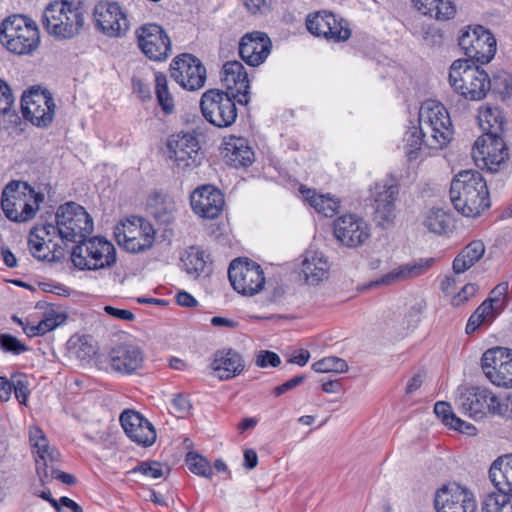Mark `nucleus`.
I'll list each match as a JSON object with an SVG mask.
<instances>
[{
  "instance_id": "f257e3e1",
  "label": "nucleus",
  "mask_w": 512,
  "mask_h": 512,
  "mask_svg": "<svg viewBox=\"0 0 512 512\" xmlns=\"http://www.w3.org/2000/svg\"><path fill=\"white\" fill-rule=\"evenodd\" d=\"M55 221V225L46 223L30 232L29 249L38 260L57 261L64 256L63 248L53 242L55 237L65 242L79 243L93 231L92 218L74 202L61 205L55 214Z\"/></svg>"
},
{
  "instance_id": "f03ea898",
  "label": "nucleus",
  "mask_w": 512,
  "mask_h": 512,
  "mask_svg": "<svg viewBox=\"0 0 512 512\" xmlns=\"http://www.w3.org/2000/svg\"><path fill=\"white\" fill-rule=\"evenodd\" d=\"M455 404L464 415L476 421L487 416L512 421V393H495L486 387H459Z\"/></svg>"
},
{
  "instance_id": "7ed1b4c3",
  "label": "nucleus",
  "mask_w": 512,
  "mask_h": 512,
  "mask_svg": "<svg viewBox=\"0 0 512 512\" xmlns=\"http://www.w3.org/2000/svg\"><path fill=\"white\" fill-rule=\"evenodd\" d=\"M449 194L455 209L466 217L479 216L490 206L486 181L478 171H460L451 182Z\"/></svg>"
},
{
  "instance_id": "20e7f679",
  "label": "nucleus",
  "mask_w": 512,
  "mask_h": 512,
  "mask_svg": "<svg viewBox=\"0 0 512 512\" xmlns=\"http://www.w3.org/2000/svg\"><path fill=\"white\" fill-rule=\"evenodd\" d=\"M43 201L44 195L26 182L12 181L3 189L1 208L9 220L21 223L33 219Z\"/></svg>"
},
{
  "instance_id": "39448f33",
  "label": "nucleus",
  "mask_w": 512,
  "mask_h": 512,
  "mask_svg": "<svg viewBox=\"0 0 512 512\" xmlns=\"http://www.w3.org/2000/svg\"><path fill=\"white\" fill-rule=\"evenodd\" d=\"M0 42L13 54H32L40 44L38 26L24 15L10 16L0 25Z\"/></svg>"
},
{
  "instance_id": "423d86ee",
  "label": "nucleus",
  "mask_w": 512,
  "mask_h": 512,
  "mask_svg": "<svg viewBox=\"0 0 512 512\" xmlns=\"http://www.w3.org/2000/svg\"><path fill=\"white\" fill-rule=\"evenodd\" d=\"M449 82L455 92L471 101L482 100L491 86L489 76L483 69L461 59L452 63Z\"/></svg>"
},
{
  "instance_id": "0eeeda50",
  "label": "nucleus",
  "mask_w": 512,
  "mask_h": 512,
  "mask_svg": "<svg viewBox=\"0 0 512 512\" xmlns=\"http://www.w3.org/2000/svg\"><path fill=\"white\" fill-rule=\"evenodd\" d=\"M73 265L80 270H99L116 262L114 245L102 237L81 240L71 252Z\"/></svg>"
},
{
  "instance_id": "6e6552de",
  "label": "nucleus",
  "mask_w": 512,
  "mask_h": 512,
  "mask_svg": "<svg viewBox=\"0 0 512 512\" xmlns=\"http://www.w3.org/2000/svg\"><path fill=\"white\" fill-rule=\"evenodd\" d=\"M84 23L80 11L69 2H55L44 10L43 27L56 39H70L79 33Z\"/></svg>"
},
{
  "instance_id": "1a4fd4ad",
  "label": "nucleus",
  "mask_w": 512,
  "mask_h": 512,
  "mask_svg": "<svg viewBox=\"0 0 512 512\" xmlns=\"http://www.w3.org/2000/svg\"><path fill=\"white\" fill-rule=\"evenodd\" d=\"M418 123L430 133L429 147L441 149L453 134L452 122L445 106L436 100H426L419 110Z\"/></svg>"
},
{
  "instance_id": "9d476101",
  "label": "nucleus",
  "mask_w": 512,
  "mask_h": 512,
  "mask_svg": "<svg viewBox=\"0 0 512 512\" xmlns=\"http://www.w3.org/2000/svg\"><path fill=\"white\" fill-rule=\"evenodd\" d=\"M235 99L238 97L217 89L207 90L200 100L203 117L218 128L232 126L238 115Z\"/></svg>"
},
{
  "instance_id": "9b49d317",
  "label": "nucleus",
  "mask_w": 512,
  "mask_h": 512,
  "mask_svg": "<svg viewBox=\"0 0 512 512\" xmlns=\"http://www.w3.org/2000/svg\"><path fill=\"white\" fill-rule=\"evenodd\" d=\"M114 235L118 245L131 253L150 249L155 240L151 223L139 217L120 222L114 229Z\"/></svg>"
},
{
  "instance_id": "f8f14e48",
  "label": "nucleus",
  "mask_w": 512,
  "mask_h": 512,
  "mask_svg": "<svg viewBox=\"0 0 512 512\" xmlns=\"http://www.w3.org/2000/svg\"><path fill=\"white\" fill-rule=\"evenodd\" d=\"M228 277L233 288L245 296L259 293L265 284L261 266L249 259H234L229 266Z\"/></svg>"
},
{
  "instance_id": "ddd939ff",
  "label": "nucleus",
  "mask_w": 512,
  "mask_h": 512,
  "mask_svg": "<svg viewBox=\"0 0 512 512\" xmlns=\"http://www.w3.org/2000/svg\"><path fill=\"white\" fill-rule=\"evenodd\" d=\"M459 46L467 57L481 64L490 62L496 53L495 37L480 25L462 32Z\"/></svg>"
},
{
  "instance_id": "4468645a",
  "label": "nucleus",
  "mask_w": 512,
  "mask_h": 512,
  "mask_svg": "<svg viewBox=\"0 0 512 512\" xmlns=\"http://www.w3.org/2000/svg\"><path fill=\"white\" fill-rule=\"evenodd\" d=\"M472 158L481 169L496 172L508 159V149L501 135H482L472 148Z\"/></svg>"
},
{
  "instance_id": "2eb2a0df",
  "label": "nucleus",
  "mask_w": 512,
  "mask_h": 512,
  "mask_svg": "<svg viewBox=\"0 0 512 512\" xmlns=\"http://www.w3.org/2000/svg\"><path fill=\"white\" fill-rule=\"evenodd\" d=\"M486 377L496 386L512 387V350L504 347L488 349L481 358Z\"/></svg>"
},
{
  "instance_id": "dca6fc26",
  "label": "nucleus",
  "mask_w": 512,
  "mask_h": 512,
  "mask_svg": "<svg viewBox=\"0 0 512 512\" xmlns=\"http://www.w3.org/2000/svg\"><path fill=\"white\" fill-rule=\"evenodd\" d=\"M171 77L184 89L195 91L206 82V69L192 54L184 53L173 59L170 65Z\"/></svg>"
},
{
  "instance_id": "f3484780",
  "label": "nucleus",
  "mask_w": 512,
  "mask_h": 512,
  "mask_svg": "<svg viewBox=\"0 0 512 512\" xmlns=\"http://www.w3.org/2000/svg\"><path fill=\"white\" fill-rule=\"evenodd\" d=\"M141 51L153 61H164L171 53V40L158 24L146 23L136 30Z\"/></svg>"
},
{
  "instance_id": "a211bd4d",
  "label": "nucleus",
  "mask_w": 512,
  "mask_h": 512,
  "mask_svg": "<svg viewBox=\"0 0 512 512\" xmlns=\"http://www.w3.org/2000/svg\"><path fill=\"white\" fill-rule=\"evenodd\" d=\"M169 156L178 168L186 170L198 167L203 158L197 137L192 133L173 136L167 144Z\"/></svg>"
},
{
  "instance_id": "6ab92c4d",
  "label": "nucleus",
  "mask_w": 512,
  "mask_h": 512,
  "mask_svg": "<svg viewBox=\"0 0 512 512\" xmlns=\"http://www.w3.org/2000/svg\"><path fill=\"white\" fill-rule=\"evenodd\" d=\"M399 186L394 179L383 180L375 184L372 190L374 219L382 227L391 225L396 217V201Z\"/></svg>"
},
{
  "instance_id": "aec40b11",
  "label": "nucleus",
  "mask_w": 512,
  "mask_h": 512,
  "mask_svg": "<svg viewBox=\"0 0 512 512\" xmlns=\"http://www.w3.org/2000/svg\"><path fill=\"white\" fill-rule=\"evenodd\" d=\"M21 107L25 118L38 127H46L53 120L55 103L47 91L31 90L23 94Z\"/></svg>"
},
{
  "instance_id": "412c9836",
  "label": "nucleus",
  "mask_w": 512,
  "mask_h": 512,
  "mask_svg": "<svg viewBox=\"0 0 512 512\" xmlns=\"http://www.w3.org/2000/svg\"><path fill=\"white\" fill-rule=\"evenodd\" d=\"M98 29L109 37H120L129 29L126 14L116 2L100 1L93 10Z\"/></svg>"
},
{
  "instance_id": "4be33fe9",
  "label": "nucleus",
  "mask_w": 512,
  "mask_h": 512,
  "mask_svg": "<svg viewBox=\"0 0 512 512\" xmlns=\"http://www.w3.org/2000/svg\"><path fill=\"white\" fill-rule=\"evenodd\" d=\"M434 502L437 512H475L477 507L473 493L456 483L440 488Z\"/></svg>"
},
{
  "instance_id": "5701e85b",
  "label": "nucleus",
  "mask_w": 512,
  "mask_h": 512,
  "mask_svg": "<svg viewBox=\"0 0 512 512\" xmlns=\"http://www.w3.org/2000/svg\"><path fill=\"white\" fill-rule=\"evenodd\" d=\"M333 232L336 239L349 248L361 246L370 236L368 224L355 214L338 217L334 221Z\"/></svg>"
},
{
  "instance_id": "b1692460",
  "label": "nucleus",
  "mask_w": 512,
  "mask_h": 512,
  "mask_svg": "<svg viewBox=\"0 0 512 512\" xmlns=\"http://www.w3.org/2000/svg\"><path fill=\"white\" fill-rule=\"evenodd\" d=\"M193 211L202 218L215 219L224 208V196L212 185H203L195 189L190 196Z\"/></svg>"
},
{
  "instance_id": "393cba45",
  "label": "nucleus",
  "mask_w": 512,
  "mask_h": 512,
  "mask_svg": "<svg viewBox=\"0 0 512 512\" xmlns=\"http://www.w3.org/2000/svg\"><path fill=\"white\" fill-rule=\"evenodd\" d=\"M121 426L126 435L135 443L142 446H151L156 440L153 425L140 413L126 410L120 415Z\"/></svg>"
},
{
  "instance_id": "a878e982",
  "label": "nucleus",
  "mask_w": 512,
  "mask_h": 512,
  "mask_svg": "<svg viewBox=\"0 0 512 512\" xmlns=\"http://www.w3.org/2000/svg\"><path fill=\"white\" fill-rule=\"evenodd\" d=\"M221 81L226 87V92L238 97V103L249 102L248 74L239 61H228L223 65Z\"/></svg>"
},
{
  "instance_id": "bb28decb",
  "label": "nucleus",
  "mask_w": 512,
  "mask_h": 512,
  "mask_svg": "<svg viewBox=\"0 0 512 512\" xmlns=\"http://www.w3.org/2000/svg\"><path fill=\"white\" fill-rule=\"evenodd\" d=\"M271 47V41L265 33L254 31L241 38L239 54L248 65L258 66L268 57Z\"/></svg>"
},
{
  "instance_id": "cd10ccee",
  "label": "nucleus",
  "mask_w": 512,
  "mask_h": 512,
  "mask_svg": "<svg viewBox=\"0 0 512 512\" xmlns=\"http://www.w3.org/2000/svg\"><path fill=\"white\" fill-rule=\"evenodd\" d=\"M435 259L418 258L402 264L370 283V287L389 286L424 275L434 265Z\"/></svg>"
},
{
  "instance_id": "c85d7f7f",
  "label": "nucleus",
  "mask_w": 512,
  "mask_h": 512,
  "mask_svg": "<svg viewBox=\"0 0 512 512\" xmlns=\"http://www.w3.org/2000/svg\"><path fill=\"white\" fill-rule=\"evenodd\" d=\"M109 363L115 372L131 375L143 367L144 354L132 344H122L111 349Z\"/></svg>"
},
{
  "instance_id": "c756f323",
  "label": "nucleus",
  "mask_w": 512,
  "mask_h": 512,
  "mask_svg": "<svg viewBox=\"0 0 512 512\" xmlns=\"http://www.w3.org/2000/svg\"><path fill=\"white\" fill-rule=\"evenodd\" d=\"M210 368L218 379L226 381L243 372L245 361L239 352L231 348L221 349L213 354Z\"/></svg>"
},
{
  "instance_id": "7c9ffc66",
  "label": "nucleus",
  "mask_w": 512,
  "mask_h": 512,
  "mask_svg": "<svg viewBox=\"0 0 512 512\" xmlns=\"http://www.w3.org/2000/svg\"><path fill=\"white\" fill-rule=\"evenodd\" d=\"M489 478L497 493L512 496V454L498 457L492 463Z\"/></svg>"
},
{
  "instance_id": "2f4dec72",
  "label": "nucleus",
  "mask_w": 512,
  "mask_h": 512,
  "mask_svg": "<svg viewBox=\"0 0 512 512\" xmlns=\"http://www.w3.org/2000/svg\"><path fill=\"white\" fill-rule=\"evenodd\" d=\"M224 153L227 163L234 167H247L254 161V152L242 137L231 136L226 139Z\"/></svg>"
},
{
  "instance_id": "473e14b6",
  "label": "nucleus",
  "mask_w": 512,
  "mask_h": 512,
  "mask_svg": "<svg viewBox=\"0 0 512 512\" xmlns=\"http://www.w3.org/2000/svg\"><path fill=\"white\" fill-rule=\"evenodd\" d=\"M329 264L320 252L307 251L301 265V272L308 284L316 285L327 278Z\"/></svg>"
},
{
  "instance_id": "72a5a7b5",
  "label": "nucleus",
  "mask_w": 512,
  "mask_h": 512,
  "mask_svg": "<svg viewBox=\"0 0 512 512\" xmlns=\"http://www.w3.org/2000/svg\"><path fill=\"white\" fill-rule=\"evenodd\" d=\"M425 128L418 125H411L407 128L403 136V150L407 158L417 160L422 156L425 148H429L430 135Z\"/></svg>"
},
{
  "instance_id": "f704fd0d",
  "label": "nucleus",
  "mask_w": 512,
  "mask_h": 512,
  "mask_svg": "<svg viewBox=\"0 0 512 512\" xmlns=\"http://www.w3.org/2000/svg\"><path fill=\"white\" fill-rule=\"evenodd\" d=\"M183 270L193 279L207 277L211 273L209 256L198 248H190L181 259Z\"/></svg>"
},
{
  "instance_id": "c9c22d12",
  "label": "nucleus",
  "mask_w": 512,
  "mask_h": 512,
  "mask_svg": "<svg viewBox=\"0 0 512 512\" xmlns=\"http://www.w3.org/2000/svg\"><path fill=\"white\" fill-rule=\"evenodd\" d=\"M300 192L305 201L318 213L326 217H332L338 213L340 201L331 194H319L315 189H310L303 185L300 187Z\"/></svg>"
},
{
  "instance_id": "e433bc0d",
  "label": "nucleus",
  "mask_w": 512,
  "mask_h": 512,
  "mask_svg": "<svg viewBox=\"0 0 512 512\" xmlns=\"http://www.w3.org/2000/svg\"><path fill=\"white\" fill-rule=\"evenodd\" d=\"M434 413L445 426L451 429L467 435H475L477 432V429L473 424L460 419L454 414L452 407L448 402H437L434 405Z\"/></svg>"
},
{
  "instance_id": "4c0bfd02",
  "label": "nucleus",
  "mask_w": 512,
  "mask_h": 512,
  "mask_svg": "<svg viewBox=\"0 0 512 512\" xmlns=\"http://www.w3.org/2000/svg\"><path fill=\"white\" fill-rule=\"evenodd\" d=\"M485 253V245L481 240H474L465 246L453 261V271L464 273L477 263Z\"/></svg>"
},
{
  "instance_id": "58836bf2",
  "label": "nucleus",
  "mask_w": 512,
  "mask_h": 512,
  "mask_svg": "<svg viewBox=\"0 0 512 512\" xmlns=\"http://www.w3.org/2000/svg\"><path fill=\"white\" fill-rule=\"evenodd\" d=\"M452 223V215L442 208L432 207L423 214L422 224L431 233L445 234L450 230Z\"/></svg>"
},
{
  "instance_id": "ea45409f",
  "label": "nucleus",
  "mask_w": 512,
  "mask_h": 512,
  "mask_svg": "<svg viewBox=\"0 0 512 512\" xmlns=\"http://www.w3.org/2000/svg\"><path fill=\"white\" fill-rule=\"evenodd\" d=\"M413 3L419 12L438 20L450 19L455 14L451 0H413Z\"/></svg>"
},
{
  "instance_id": "a19ab883",
  "label": "nucleus",
  "mask_w": 512,
  "mask_h": 512,
  "mask_svg": "<svg viewBox=\"0 0 512 512\" xmlns=\"http://www.w3.org/2000/svg\"><path fill=\"white\" fill-rule=\"evenodd\" d=\"M479 126L484 132L483 135L496 136L503 132V117L497 108L483 106L479 109Z\"/></svg>"
},
{
  "instance_id": "79ce46f5",
  "label": "nucleus",
  "mask_w": 512,
  "mask_h": 512,
  "mask_svg": "<svg viewBox=\"0 0 512 512\" xmlns=\"http://www.w3.org/2000/svg\"><path fill=\"white\" fill-rule=\"evenodd\" d=\"M29 441L44 465H46L48 461L53 462L56 459L57 452L50 450L48 440L40 428L31 427L29 429Z\"/></svg>"
},
{
  "instance_id": "37998d69",
  "label": "nucleus",
  "mask_w": 512,
  "mask_h": 512,
  "mask_svg": "<svg viewBox=\"0 0 512 512\" xmlns=\"http://www.w3.org/2000/svg\"><path fill=\"white\" fill-rule=\"evenodd\" d=\"M336 25V15L328 11H319L310 14L306 19V27L310 33L324 37L329 25Z\"/></svg>"
},
{
  "instance_id": "c03bdc74",
  "label": "nucleus",
  "mask_w": 512,
  "mask_h": 512,
  "mask_svg": "<svg viewBox=\"0 0 512 512\" xmlns=\"http://www.w3.org/2000/svg\"><path fill=\"white\" fill-rule=\"evenodd\" d=\"M482 512H512V496L488 493L482 501Z\"/></svg>"
},
{
  "instance_id": "a18cd8bd",
  "label": "nucleus",
  "mask_w": 512,
  "mask_h": 512,
  "mask_svg": "<svg viewBox=\"0 0 512 512\" xmlns=\"http://www.w3.org/2000/svg\"><path fill=\"white\" fill-rule=\"evenodd\" d=\"M493 311V305L491 304V302L483 301L482 304L469 317L465 329L466 333L471 334L475 332L482 323H484L486 320L493 318Z\"/></svg>"
},
{
  "instance_id": "49530a36",
  "label": "nucleus",
  "mask_w": 512,
  "mask_h": 512,
  "mask_svg": "<svg viewBox=\"0 0 512 512\" xmlns=\"http://www.w3.org/2000/svg\"><path fill=\"white\" fill-rule=\"evenodd\" d=\"M312 369L318 373H344L348 370V364L342 358L330 356L313 363Z\"/></svg>"
},
{
  "instance_id": "de8ad7c7",
  "label": "nucleus",
  "mask_w": 512,
  "mask_h": 512,
  "mask_svg": "<svg viewBox=\"0 0 512 512\" xmlns=\"http://www.w3.org/2000/svg\"><path fill=\"white\" fill-rule=\"evenodd\" d=\"M155 89L158 102L162 107L163 111L169 113L173 110V98L168 91L167 78L162 73H157L155 75Z\"/></svg>"
},
{
  "instance_id": "09e8293b",
  "label": "nucleus",
  "mask_w": 512,
  "mask_h": 512,
  "mask_svg": "<svg viewBox=\"0 0 512 512\" xmlns=\"http://www.w3.org/2000/svg\"><path fill=\"white\" fill-rule=\"evenodd\" d=\"M186 464L191 472L202 477H211L212 468L204 457L197 453L189 452L186 456Z\"/></svg>"
},
{
  "instance_id": "8fccbe9b",
  "label": "nucleus",
  "mask_w": 512,
  "mask_h": 512,
  "mask_svg": "<svg viewBox=\"0 0 512 512\" xmlns=\"http://www.w3.org/2000/svg\"><path fill=\"white\" fill-rule=\"evenodd\" d=\"M326 30L324 38L333 42L346 41L351 36V30L348 23L342 19L336 17V25H329Z\"/></svg>"
},
{
  "instance_id": "3c124183",
  "label": "nucleus",
  "mask_w": 512,
  "mask_h": 512,
  "mask_svg": "<svg viewBox=\"0 0 512 512\" xmlns=\"http://www.w3.org/2000/svg\"><path fill=\"white\" fill-rule=\"evenodd\" d=\"M11 387L19 403L26 404L30 394L28 377L24 374L13 375L11 377Z\"/></svg>"
},
{
  "instance_id": "603ef678",
  "label": "nucleus",
  "mask_w": 512,
  "mask_h": 512,
  "mask_svg": "<svg viewBox=\"0 0 512 512\" xmlns=\"http://www.w3.org/2000/svg\"><path fill=\"white\" fill-rule=\"evenodd\" d=\"M14 96L10 86L0 79V114H8L13 107Z\"/></svg>"
},
{
  "instance_id": "864d4df0",
  "label": "nucleus",
  "mask_w": 512,
  "mask_h": 512,
  "mask_svg": "<svg viewBox=\"0 0 512 512\" xmlns=\"http://www.w3.org/2000/svg\"><path fill=\"white\" fill-rule=\"evenodd\" d=\"M1 348L7 352L19 355L27 350V347L11 334L0 336Z\"/></svg>"
},
{
  "instance_id": "5fc2aeb1",
  "label": "nucleus",
  "mask_w": 512,
  "mask_h": 512,
  "mask_svg": "<svg viewBox=\"0 0 512 512\" xmlns=\"http://www.w3.org/2000/svg\"><path fill=\"white\" fill-rule=\"evenodd\" d=\"M132 472H140L143 475L148 476L153 479L161 478L164 475L162 465L156 461L142 462L138 466H136L132 470Z\"/></svg>"
},
{
  "instance_id": "6e6d98bb",
  "label": "nucleus",
  "mask_w": 512,
  "mask_h": 512,
  "mask_svg": "<svg viewBox=\"0 0 512 512\" xmlns=\"http://www.w3.org/2000/svg\"><path fill=\"white\" fill-rule=\"evenodd\" d=\"M477 291L478 286L476 284L468 283L461 289V291L452 297L451 304L454 307H459L473 298Z\"/></svg>"
},
{
  "instance_id": "4d7b16f0",
  "label": "nucleus",
  "mask_w": 512,
  "mask_h": 512,
  "mask_svg": "<svg viewBox=\"0 0 512 512\" xmlns=\"http://www.w3.org/2000/svg\"><path fill=\"white\" fill-rule=\"evenodd\" d=\"M191 404L187 397L182 394L176 395L171 401V412L178 418H184L188 415Z\"/></svg>"
},
{
  "instance_id": "13d9d810",
  "label": "nucleus",
  "mask_w": 512,
  "mask_h": 512,
  "mask_svg": "<svg viewBox=\"0 0 512 512\" xmlns=\"http://www.w3.org/2000/svg\"><path fill=\"white\" fill-rule=\"evenodd\" d=\"M255 363L261 368L277 367L281 364V359L275 352L263 350L256 356Z\"/></svg>"
},
{
  "instance_id": "bf43d9fd",
  "label": "nucleus",
  "mask_w": 512,
  "mask_h": 512,
  "mask_svg": "<svg viewBox=\"0 0 512 512\" xmlns=\"http://www.w3.org/2000/svg\"><path fill=\"white\" fill-rule=\"evenodd\" d=\"M63 321V318L60 314H57L55 312L47 313L45 317L38 323L40 327V332L42 334H46L47 332L52 331L55 329L58 325L61 324Z\"/></svg>"
},
{
  "instance_id": "052dcab7",
  "label": "nucleus",
  "mask_w": 512,
  "mask_h": 512,
  "mask_svg": "<svg viewBox=\"0 0 512 512\" xmlns=\"http://www.w3.org/2000/svg\"><path fill=\"white\" fill-rule=\"evenodd\" d=\"M508 292V283L498 284L491 292L492 296L485 301H490L493 305V310L499 308L503 304V297Z\"/></svg>"
},
{
  "instance_id": "680f3d73",
  "label": "nucleus",
  "mask_w": 512,
  "mask_h": 512,
  "mask_svg": "<svg viewBox=\"0 0 512 512\" xmlns=\"http://www.w3.org/2000/svg\"><path fill=\"white\" fill-rule=\"evenodd\" d=\"M251 14H264L269 11L271 0H243Z\"/></svg>"
},
{
  "instance_id": "e2e57ef3",
  "label": "nucleus",
  "mask_w": 512,
  "mask_h": 512,
  "mask_svg": "<svg viewBox=\"0 0 512 512\" xmlns=\"http://www.w3.org/2000/svg\"><path fill=\"white\" fill-rule=\"evenodd\" d=\"M304 380H305V376L304 375L295 376V377L289 379L288 381L284 382L283 384L275 387L274 388V395L275 396H280V395L286 393L287 391L296 388L301 383H303Z\"/></svg>"
},
{
  "instance_id": "0e129e2a",
  "label": "nucleus",
  "mask_w": 512,
  "mask_h": 512,
  "mask_svg": "<svg viewBox=\"0 0 512 512\" xmlns=\"http://www.w3.org/2000/svg\"><path fill=\"white\" fill-rule=\"evenodd\" d=\"M104 311L112 317L125 321H133L135 318V315L130 310L119 309L113 306H105Z\"/></svg>"
},
{
  "instance_id": "69168bd1",
  "label": "nucleus",
  "mask_w": 512,
  "mask_h": 512,
  "mask_svg": "<svg viewBox=\"0 0 512 512\" xmlns=\"http://www.w3.org/2000/svg\"><path fill=\"white\" fill-rule=\"evenodd\" d=\"M176 301L183 307H194L197 305V300L186 291L178 292L176 295Z\"/></svg>"
},
{
  "instance_id": "338daca9",
  "label": "nucleus",
  "mask_w": 512,
  "mask_h": 512,
  "mask_svg": "<svg viewBox=\"0 0 512 512\" xmlns=\"http://www.w3.org/2000/svg\"><path fill=\"white\" fill-rule=\"evenodd\" d=\"M258 464V456L254 449H246L244 451V466L251 470L254 469Z\"/></svg>"
},
{
  "instance_id": "774afa93",
  "label": "nucleus",
  "mask_w": 512,
  "mask_h": 512,
  "mask_svg": "<svg viewBox=\"0 0 512 512\" xmlns=\"http://www.w3.org/2000/svg\"><path fill=\"white\" fill-rule=\"evenodd\" d=\"M310 359V352L305 349H301L297 354L293 355L289 359V363L296 364L298 366H305Z\"/></svg>"
}]
</instances>
